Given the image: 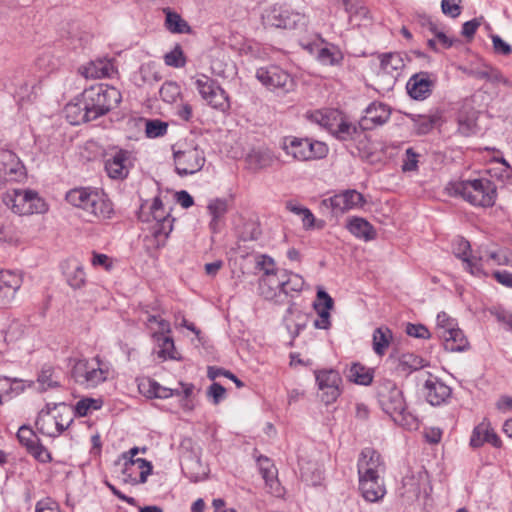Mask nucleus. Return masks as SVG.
I'll return each instance as SVG.
<instances>
[{
  "label": "nucleus",
  "mask_w": 512,
  "mask_h": 512,
  "mask_svg": "<svg viewBox=\"0 0 512 512\" xmlns=\"http://www.w3.org/2000/svg\"><path fill=\"white\" fill-rule=\"evenodd\" d=\"M453 254L462 261L463 268L476 277L486 276L483 269V256L473 254L469 241L463 237H456L452 243Z\"/></svg>",
  "instance_id": "nucleus-14"
},
{
  "label": "nucleus",
  "mask_w": 512,
  "mask_h": 512,
  "mask_svg": "<svg viewBox=\"0 0 512 512\" xmlns=\"http://www.w3.org/2000/svg\"><path fill=\"white\" fill-rule=\"evenodd\" d=\"M183 471L193 482H199L207 475L206 467L197 458L190 459L183 467Z\"/></svg>",
  "instance_id": "nucleus-50"
},
{
  "label": "nucleus",
  "mask_w": 512,
  "mask_h": 512,
  "mask_svg": "<svg viewBox=\"0 0 512 512\" xmlns=\"http://www.w3.org/2000/svg\"><path fill=\"white\" fill-rule=\"evenodd\" d=\"M208 211L211 215L212 219L210 222V229L213 232H217L219 230V221L223 218V216L228 211V204L225 199H214L210 201L208 204Z\"/></svg>",
  "instance_id": "nucleus-45"
},
{
  "label": "nucleus",
  "mask_w": 512,
  "mask_h": 512,
  "mask_svg": "<svg viewBox=\"0 0 512 512\" xmlns=\"http://www.w3.org/2000/svg\"><path fill=\"white\" fill-rule=\"evenodd\" d=\"M463 72L471 75L473 77H476L481 80H488V81H500L502 79V76L499 75L495 70H487V69H473L472 66H463Z\"/></svg>",
  "instance_id": "nucleus-61"
},
{
  "label": "nucleus",
  "mask_w": 512,
  "mask_h": 512,
  "mask_svg": "<svg viewBox=\"0 0 512 512\" xmlns=\"http://www.w3.org/2000/svg\"><path fill=\"white\" fill-rule=\"evenodd\" d=\"M378 401L382 410L396 424L407 429L417 428L418 420L407 411L403 393L394 382L386 380L381 383L378 388Z\"/></svg>",
  "instance_id": "nucleus-2"
},
{
  "label": "nucleus",
  "mask_w": 512,
  "mask_h": 512,
  "mask_svg": "<svg viewBox=\"0 0 512 512\" xmlns=\"http://www.w3.org/2000/svg\"><path fill=\"white\" fill-rule=\"evenodd\" d=\"M3 201L14 213L19 215H31L47 211L45 201L33 190L15 189L7 192Z\"/></svg>",
  "instance_id": "nucleus-10"
},
{
  "label": "nucleus",
  "mask_w": 512,
  "mask_h": 512,
  "mask_svg": "<svg viewBox=\"0 0 512 512\" xmlns=\"http://www.w3.org/2000/svg\"><path fill=\"white\" fill-rule=\"evenodd\" d=\"M391 115L390 108L382 102H373L366 109L360 120V126L365 130L386 123Z\"/></svg>",
  "instance_id": "nucleus-26"
},
{
  "label": "nucleus",
  "mask_w": 512,
  "mask_h": 512,
  "mask_svg": "<svg viewBox=\"0 0 512 512\" xmlns=\"http://www.w3.org/2000/svg\"><path fill=\"white\" fill-rule=\"evenodd\" d=\"M25 177V167L19 157L8 149H0V182L20 181Z\"/></svg>",
  "instance_id": "nucleus-17"
},
{
  "label": "nucleus",
  "mask_w": 512,
  "mask_h": 512,
  "mask_svg": "<svg viewBox=\"0 0 512 512\" xmlns=\"http://www.w3.org/2000/svg\"><path fill=\"white\" fill-rule=\"evenodd\" d=\"M347 229L352 235L365 241H370L376 236L372 225L361 217L351 218L347 223Z\"/></svg>",
  "instance_id": "nucleus-35"
},
{
  "label": "nucleus",
  "mask_w": 512,
  "mask_h": 512,
  "mask_svg": "<svg viewBox=\"0 0 512 512\" xmlns=\"http://www.w3.org/2000/svg\"><path fill=\"white\" fill-rule=\"evenodd\" d=\"M164 13L166 15L165 26L167 30L175 34H188L191 32V27L178 13L171 11L169 8H165Z\"/></svg>",
  "instance_id": "nucleus-42"
},
{
  "label": "nucleus",
  "mask_w": 512,
  "mask_h": 512,
  "mask_svg": "<svg viewBox=\"0 0 512 512\" xmlns=\"http://www.w3.org/2000/svg\"><path fill=\"white\" fill-rule=\"evenodd\" d=\"M484 443H490L495 447L500 446V439L497 434L487 424L481 423L473 430L470 438V445L474 448L482 446Z\"/></svg>",
  "instance_id": "nucleus-33"
},
{
  "label": "nucleus",
  "mask_w": 512,
  "mask_h": 512,
  "mask_svg": "<svg viewBox=\"0 0 512 512\" xmlns=\"http://www.w3.org/2000/svg\"><path fill=\"white\" fill-rule=\"evenodd\" d=\"M423 484L424 482L420 478L406 476L403 478L400 494L408 502H413L420 497Z\"/></svg>",
  "instance_id": "nucleus-39"
},
{
  "label": "nucleus",
  "mask_w": 512,
  "mask_h": 512,
  "mask_svg": "<svg viewBox=\"0 0 512 512\" xmlns=\"http://www.w3.org/2000/svg\"><path fill=\"white\" fill-rule=\"evenodd\" d=\"M160 97L167 103H173L180 95V87L173 82H167L160 88Z\"/></svg>",
  "instance_id": "nucleus-64"
},
{
  "label": "nucleus",
  "mask_w": 512,
  "mask_h": 512,
  "mask_svg": "<svg viewBox=\"0 0 512 512\" xmlns=\"http://www.w3.org/2000/svg\"><path fill=\"white\" fill-rule=\"evenodd\" d=\"M281 148L286 155L291 156L296 161L322 159L328 154V147L325 143L295 136L284 137Z\"/></svg>",
  "instance_id": "nucleus-8"
},
{
  "label": "nucleus",
  "mask_w": 512,
  "mask_h": 512,
  "mask_svg": "<svg viewBox=\"0 0 512 512\" xmlns=\"http://www.w3.org/2000/svg\"><path fill=\"white\" fill-rule=\"evenodd\" d=\"M23 389L24 387L21 380L0 376V404L13 396L20 394Z\"/></svg>",
  "instance_id": "nucleus-44"
},
{
  "label": "nucleus",
  "mask_w": 512,
  "mask_h": 512,
  "mask_svg": "<svg viewBox=\"0 0 512 512\" xmlns=\"http://www.w3.org/2000/svg\"><path fill=\"white\" fill-rule=\"evenodd\" d=\"M411 119L415 131L420 135L429 133L436 122V117L432 115H412Z\"/></svg>",
  "instance_id": "nucleus-55"
},
{
  "label": "nucleus",
  "mask_w": 512,
  "mask_h": 512,
  "mask_svg": "<svg viewBox=\"0 0 512 512\" xmlns=\"http://www.w3.org/2000/svg\"><path fill=\"white\" fill-rule=\"evenodd\" d=\"M446 351L463 352L469 348V342L460 328L451 331V335L442 339Z\"/></svg>",
  "instance_id": "nucleus-38"
},
{
  "label": "nucleus",
  "mask_w": 512,
  "mask_h": 512,
  "mask_svg": "<svg viewBox=\"0 0 512 512\" xmlns=\"http://www.w3.org/2000/svg\"><path fill=\"white\" fill-rule=\"evenodd\" d=\"M450 195L461 196L475 206L489 207L496 199L495 185L488 179H473L450 183L447 187Z\"/></svg>",
  "instance_id": "nucleus-4"
},
{
  "label": "nucleus",
  "mask_w": 512,
  "mask_h": 512,
  "mask_svg": "<svg viewBox=\"0 0 512 512\" xmlns=\"http://www.w3.org/2000/svg\"><path fill=\"white\" fill-rule=\"evenodd\" d=\"M0 242L10 245H16L20 242V234L12 224H0Z\"/></svg>",
  "instance_id": "nucleus-59"
},
{
  "label": "nucleus",
  "mask_w": 512,
  "mask_h": 512,
  "mask_svg": "<svg viewBox=\"0 0 512 512\" xmlns=\"http://www.w3.org/2000/svg\"><path fill=\"white\" fill-rule=\"evenodd\" d=\"M303 49L315 55V59L323 64H338L343 60V54L337 46L324 43L322 40L303 44Z\"/></svg>",
  "instance_id": "nucleus-23"
},
{
  "label": "nucleus",
  "mask_w": 512,
  "mask_h": 512,
  "mask_svg": "<svg viewBox=\"0 0 512 512\" xmlns=\"http://www.w3.org/2000/svg\"><path fill=\"white\" fill-rule=\"evenodd\" d=\"M103 405L101 399L83 398L75 405V413L80 417H85L93 411L99 410Z\"/></svg>",
  "instance_id": "nucleus-56"
},
{
  "label": "nucleus",
  "mask_w": 512,
  "mask_h": 512,
  "mask_svg": "<svg viewBox=\"0 0 512 512\" xmlns=\"http://www.w3.org/2000/svg\"><path fill=\"white\" fill-rule=\"evenodd\" d=\"M152 469L151 462L142 458L126 461L122 471L123 480L131 485L144 484Z\"/></svg>",
  "instance_id": "nucleus-22"
},
{
  "label": "nucleus",
  "mask_w": 512,
  "mask_h": 512,
  "mask_svg": "<svg viewBox=\"0 0 512 512\" xmlns=\"http://www.w3.org/2000/svg\"><path fill=\"white\" fill-rule=\"evenodd\" d=\"M83 99L90 119L95 120L116 107L121 101V94L116 88L101 84L85 89Z\"/></svg>",
  "instance_id": "nucleus-7"
},
{
  "label": "nucleus",
  "mask_w": 512,
  "mask_h": 512,
  "mask_svg": "<svg viewBox=\"0 0 512 512\" xmlns=\"http://www.w3.org/2000/svg\"><path fill=\"white\" fill-rule=\"evenodd\" d=\"M422 391L426 401L432 406H440L447 403L452 395L451 387L430 373H428Z\"/></svg>",
  "instance_id": "nucleus-18"
},
{
  "label": "nucleus",
  "mask_w": 512,
  "mask_h": 512,
  "mask_svg": "<svg viewBox=\"0 0 512 512\" xmlns=\"http://www.w3.org/2000/svg\"><path fill=\"white\" fill-rule=\"evenodd\" d=\"M365 203L364 197L356 190H346L332 197L323 199L321 207L334 215L343 214L349 210L360 208Z\"/></svg>",
  "instance_id": "nucleus-15"
},
{
  "label": "nucleus",
  "mask_w": 512,
  "mask_h": 512,
  "mask_svg": "<svg viewBox=\"0 0 512 512\" xmlns=\"http://www.w3.org/2000/svg\"><path fill=\"white\" fill-rule=\"evenodd\" d=\"M65 113L67 119L73 125L92 121V119H90V114L86 109V103L84 99L82 102L67 104L65 107Z\"/></svg>",
  "instance_id": "nucleus-41"
},
{
  "label": "nucleus",
  "mask_w": 512,
  "mask_h": 512,
  "mask_svg": "<svg viewBox=\"0 0 512 512\" xmlns=\"http://www.w3.org/2000/svg\"><path fill=\"white\" fill-rule=\"evenodd\" d=\"M72 421L65 405H55L53 408L48 405L46 409L39 412L36 427L43 435L57 437L70 426Z\"/></svg>",
  "instance_id": "nucleus-9"
},
{
  "label": "nucleus",
  "mask_w": 512,
  "mask_h": 512,
  "mask_svg": "<svg viewBox=\"0 0 512 512\" xmlns=\"http://www.w3.org/2000/svg\"><path fill=\"white\" fill-rule=\"evenodd\" d=\"M139 389L142 393H144L149 398H169L173 395H180L178 389L172 390L170 388H166L161 386L159 383L153 380H146L139 384Z\"/></svg>",
  "instance_id": "nucleus-37"
},
{
  "label": "nucleus",
  "mask_w": 512,
  "mask_h": 512,
  "mask_svg": "<svg viewBox=\"0 0 512 512\" xmlns=\"http://www.w3.org/2000/svg\"><path fill=\"white\" fill-rule=\"evenodd\" d=\"M316 381L324 403L330 404L336 401L340 395L339 385L341 377L334 370H324L316 373Z\"/></svg>",
  "instance_id": "nucleus-19"
},
{
  "label": "nucleus",
  "mask_w": 512,
  "mask_h": 512,
  "mask_svg": "<svg viewBox=\"0 0 512 512\" xmlns=\"http://www.w3.org/2000/svg\"><path fill=\"white\" fill-rule=\"evenodd\" d=\"M482 94H474L470 99H466L462 109L458 114V132L463 136H469L476 131L477 110L473 107Z\"/></svg>",
  "instance_id": "nucleus-24"
},
{
  "label": "nucleus",
  "mask_w": 512,
  "mask_h": 512,
  "mask_svg": "<svg viewBox=\"0 0 512 512\" xmlns=\"http://www.w3.org/2000/svg\"><path fill=\"white\" fill-rule=\"evenodd\" d=\"M65 274L67 282L72 288H81L85 284L86 274L79 261L75 259L68 261Z\"/></svg>",
  "instance_id": "nucleus-40"
},
{
  "label": "nucleus",
  "mask_w": 512,
  "mask_h": 512,
  "mask_svg": "<svg viewBox=\"0 0 512 512\" xmlns=\"http://www.w3.org/2000/svg\"><path fill=\"white\" fill-rule=\"evenodd\" d=\"M426 366H428V362L423 358L413 353H404L398 359L397 369L404 374H410Z\"/></svg>",
  "instance_id": "nucleus-43"
},
{
  "label": "nucleus",
  "mask_w": 512,
  "mask_h": 512,
  "mask_svg": "<svg viewBox=\"0 0 512 512\" xmlns=\"http://www.w3.org/2000/svg\"><path fill=\"white\" fill-rule=\"evenodd\" d=\"M359 489L364 499L369 502H378L386 494V489L380 476L359 477Z\"/></svg>",
  "instance_id": "nucleus-29"
},
{
  "label": "nucleus",
  "mask_w": 512,
  "mask_h": 512,
  "mask_svg": "<svg viewBox=\"0 0 512 512\" xmlns=\"http://www.w3.org/2000/svg\"><path fill=\"white\" fill-rule=\"evenodd\" d=\"M478 255L483 256V262L493 261L498 265H510L512 266V253L507 249H499L497 251H488L487 249L480 248L477 251Z\"/></svg>",
  "instance_id": "nucleus-47"
},
{
  "label": "nucleus",
  "mask_w": 512,
  "mask_h": 512,
  "mask_svg": "<svg viewBox=\"0 0 512 512\" xmlns=\"http://www.w3.org/2000/svg\"><path fill=\"white\" fill-rule=\"evenodd\" d=\"M135 160L133 151L113 146L104 154V168L109 178L124 180L128 177Z\"/></svg>",
  "instance_id": "nucleus-11"
},
{
  "label": "nucleus",
  "mask_w": 512,
  "mask_h": 512,
  "mask_svg": "<svg viewBox=\"0 0 512 512\" xmlns=\"http://www.w3.org/2000/svg\"><path fill=\"white\" fill-rule=\"evenodd\" d=\"M259 293L265 300L282 303L285 296L281 274L274 277H260Z\"/></svg>",
  "instance_id": "nucleus-27"
},
{
  "label": "nucleus",
  "mask_w": 512,
  "mask_h": 512,
  "mask_svg": "<svg viewBox=\"0 0 512 512\" xmlns=\"http://www.w3.org/2000/svg\"><path fill=\"white\" fill-rule=\"evenodd\" d=\"M258 465L260 473L269 488V492L275 495H280V483L277 479V469L271 460L267 457H259Z\"/></svg>",
  "instance_id": "nucleus-32"
},
{
  "label": "nucleus",
  "mask_w": 512,
  "mask_h": 512,
  "mask_svg": "<svg viewBox=\"0 0 512 512\" xmlns=\"http://www.w3.org/2000/svg\"><path fill=\"white\" fill-rule=\"evenodd\" d=\"M435 79L428 73L413 75L407 83V89L414 99H424L434 85Z\"/></svg>",
  "instance_id": "nucleus-30"
},
{
  "label": "nucleus",
  "mask_w": 512,
  "mask_h": 512,
  "mask_svg": "<svg viewBox=\"0 0 512 512\" xmlns=\"http://www.w3.org/2000/svg\"><path fill=\"white\" fill-rule=\"evenodd\" d=\"M176 173L180 176L199 172L206 161L202 141L190 135L172 145Z\"/></svg>",
  "instance_id": "nucleus-3"
},
{
  "label": "nucleus",
  "mask_w": 512,
  "mask_h": 512,
  "mask_svg": "<svg viewBox=\"0 0 512 512\" xmlns=\"http://www.w3.org/2000/svg\"><path fill=\"white\" fill-rule=\"evenodd\" d=\"M434 37L428 39V45L434 49L438 50L440 48L447 49L452 46L453 39L450 38L444 31L438 29L436 27V31H432Z\"/></svg>",
  "instance_id": "nucleus-60"
},
{
  "label": "nucleus",
  "mask_w": 512,
  "mask_h": 512,
  "mask_svg": "<svg viewBox=\"0 0 512 512\" xmlns=\"http://www.w3.org/2000/svg\"><path fill=\"white\" fill-rule=\"evenodd\" d=\"M357 467L359 477H378L385 470L381 455L371 447H366L361 451Z\"/></svg>",
  "instance_id": "nucleus-21"
},
{
  "label": "nucleus",
  "mask_w": 512,
  "mask_h": 512,
  "mask_svg": "<svg viewBox=\"0 0 512 512\" xmlns=\"http://www.w3.org/2000/svg\"><path fill=\"white\" fill-rule=\"evenodd\" d=\"M301 477L312 485H317L322 479V470L316 463H306L301 467Z\"/></svg>",
  "instance_id": "nucleus-57"
},
{
  "label": "nucleus",
  "mask_w": 512,
  "mask_h": 512,
  "mask_svg": "<svg viewBox=\"0 0 512 512\" xmlns=\"http://www.w3.org/2000/svg\"><path fill=\"white\" fill-rule=\"evenodd\" d=\"M138 218L142 222L150 223L152 235L157 240V245H163L171 231L173 230V219L164 209L162 201L155 197L148 204H142Z\"/></svg>",
  "instance_id": "nucleus-6"
},
{
  "label": "nucleus",
  "mask_w": 512,
  "mask_h": 512,
  "mask_svg": "<svg viewBox=\"0 0 512 512\" xmlns=\"http://www.w3.org/2000/svg\"><path fill=\"white\" fill-rule=\"evenodd\" d=\"M115 66H81L79 73L86 79H101L115 72Z\"/></svg>",
  "instance_id": "nucleus-51"
},
{
  "label": "nucleus",
  "mask_w": 512,
  "mask_h": 512,
  "mask_svg": "<svg viewBox=\"0 0 512 512\" xmlns=\"http://www.w3.org/2000/svg\"><path fill=\"white\" fill-rule=\"evenodd\" d=\"M38 383L42 390L58 387L60 385L59 377L51 366L42 367L38 375Z\"/></svg>",
  "instance_id": "nucleus-52"
},
{
  "label": "nucleus",
  "mask_w": 512,
  "mask_h": 512,
  "mask_svg": "<svg viewBox=\"0 0 512 512\" xmlns=\"http://www.w3.org/2000/svg\"><path fill=\"white\" fill-rule=\"evenodd\" d=\"M333 308V299L324 290L317 291V301L314 303V309L318 318L314 321L317 329H329L331 326L330 310Z\"/></svg>",
  "instance_id": "nucleus-28"
},
{
  "label": "nucleus",
  "mask_w": 512,
  "mask_h": 512,
  "mask_svg": "<svg viewBox=\"0 0 512 512\" xmlns=\"http://www.w3.org/2000/svg\"><path fill=\"white\" fill-rule=\"evenodd\" d=\"M256 266L263 271L261 277H274L280 275V272L276 268L274 259L266 254H262L257 257Z\"/></svg>",
  "instance_id": "nucleus-58"
},
{
  "label": "nucleus",
  "mask_w": 512,
  "mask_h": 512,
  "mask_svg": "<svg viewBox=\"0 0 512 512\" xmlns=\"http://www.w3.org/2000/svg\"><path fill=\"white\" fill-rule=\"evenodd\" d=\"M155 340L159 347V357L163 359H177V352L175 350L174 341L171 337L166 336V334H164L160 337H156Z\"/></svg>",
  "instance_id": "nucleus-53"
},
{
  "label": "nucleus",
  "mask_w": 512,
  "mask_h": 512,
  "mask_svg": "<svg viewBox=\"0 0 512 512\" xmlns=\"http://www.w3.org/2000/svg\"><path fill=\"white\" fill-rule=\"evenodd\" d=\"M66 200L72 206L81 209L89 217L90 222L111 219L114 215L112 202L103 191L96 188L72 189L67 192Z\"/></svg>",
  "instance_id": "nucleus-1"
},
{
  "label": "nucleus",
  "mask_w": 512,
  "mask_h": 512,
  "mask_svg": "<svg viewBox=\"0 0 512 512\" xmlns=\"http://www.w3.org/2000/svg\"><path fill=\"white\" fill-rule=\"evenodd\" d=\"M257 79L267 88H288L292 84L290 75L281 66H261L256 71Z\"/></svg>",
  "instance_id": "nucleus-20"
},
{
  "label": "nucleus",
  "mask_w": 512,
  "mask_h": 512,
  "mask_svg": "<svg viewBox=\"0 0 512 512\" xmlns=\"http://www.w3.org/2000/svg\"><path fill=\"white\" fill-rule=\"evenodd\" d=\"M70 374L77 384L90 389L104 383L109 377L110 369L98 357L82 358L71 360Z\"/></svg>",
  "instance_id": "nucleus-5"
},
{
  "label": "nucleus",
  "mask_w": 512,
  "mask_h": 512,
  "mask_svg": "<svg viewBox=\"0 0 512 512\" xmlns=\"http://www.w3.org/2000/svg\"><path fill=\"white\" fill-rule=\"evenodd\" d=\"M282 285L284 296L286 297L290 292H301L304 287V279L299 274L283 270L281 271Z\"/></svg>",
  "instance_id": "nucleus-46"
},
{
  "label": "nucleus",
  "mask_w": 512,
  "mask_h": 512,
  "mask_svg": "<svg viewBox=\"0 0 512 512\" xmlns=\"http://www.w3.org/2000/svg\"><path fill=\"white\" fill-rule=\"evenodd\" d=\"M195 85L202 99L212 108L222 112L230 108L226 92L208 76L201 75L198 77L195 80Z\"/></svg>",
  "instance_id": "nucleus-13"
},
{
  "label": "nucleus",
  "mask_w": 512,
  "mask_h": 512,
  "mask_svg": "<svg viewBox=\"0 0 512 512\" xmlns=\"http://www.w3.org/2000/svg\"><path fill=\"white\" fill-rule=\"evenodd\" d=\"M21 276L10 270H0V306L9 305L21 287Z\"/></svg>",
  "instance_id": "nucleus-25"
},
{
  "label": "nucleus",
  "mask_w": 512,
  "mask_h": 512,
  "mask_svg": "<svg viewBox=\"0 0 512 512\" xmlns=\"http://www.w3.org/2000/svg\"><path fill=\"white\" fill-rule=\"evenodd\" d=\"M305 18L297 12H290L283 6H273L263 15L266 26L275 28L292 29L299 23H304Z\"/></svg>",
  "instance_id": "nucleus-16"
},
{
  "label": "nucleus",
  "mask_w": 512,
  "mask_h": 512,
  "mask_svg": "<svg viewBox=\"0 0 512 512\" xmlns=\"http://www.w3.org/2000/svg\"><path fill=\"white\" fill-rule=\"evenodd\" d=\"M67 45H69L72 49L77 50L78 48H82L86 46L91 40V35L87 32L83 31H73L69 33L67 37Z\"/></svg>",
  "instance_id": "nucleus-63"
},
{
  "label": "nucleus",
  "mask_w": 512,
  "mask_h": 512,
  "mask_svg": "<svg viewBox=\"0 0 512 512\" xmlns=\"http://www.w3.org/2000/svg\"><path fill=\"white\" fill-rule=\"evenodd\" d=\"M229 46L239 55L250 56V60L279 61L282 52L270 45H261L236 34L229 38Z\"/></svg>",
  "instance_id": "nucleus-12"
},
{
  "label": "nucleus",
  "mask_w": 512,
  "mask_h": 512,
  "mask_svg": "<svg viewBox=\"0 0 512 512\" xmlns=\"http://www.w3.org/2000/svg\"><path fill=\"white\" fill-rule=\"evenodd\" d=\"M168 124L161 120H148L145 125V133L149 138H158L167 133Z\"/></svg>",
  "instance_id": "nucleus-62"
},
{
  "label": "nucleus",
  "mask_w": 512,
  "mask_h": 512,
  "mask_svg": "<svg viewBox=\"0 0 512 512\" xmlns=\"http://www.w3.org/2000/svg\"><path fill=\"white\" fill-rule=\"evenodd\" d=\"M246 162L250 169L258 171L270 167L274 162V157L269 149H253L247 154Z\"/></svg>",
  "instance_id": "nucleus-34"
},
{
  "label": "nucleus",
  "mask_w": 512,
  "mask_h": 512,
  "mask_svg": "<svg viewBox=\"0 0 512 512\" xmlns=\"http://www.w3.org/2000/svg\"><path fill=\"white\" fill-rule=\"evenodd\" d=\"M392 340L393 333L388 327L381 326L376 328L372 335V347L375 354L382 357L389 348Z\"/></svg>",
  "instance_id": "nucleus-36"
},
{
  "label": "nucleus",
  "mask_w": 512,
  "mask_h": 512,
  "mask_svg": "<svg viewBox=\"0 0 512 512\" xmlns=\"http://www.w3.org/2000/svg\"><path fill=\"white\" fill-rule=\"evenodd\" d=\"M330 130L331 133L341 141L361 143L362 139L366 138V134L364 133L365 129L360 126V123L356 125L351 122L341 120L334 129L331 127Z\"/></svg>",
  "instance_id": "nucleus-31"
},
{
  "label": "nucleus",
  "mask_w": 512,
  "mask_h": 512,
  "mask_svg": "<svg viewBox=\"0 0 512 512\" xmlns=\"http://www.w3.org/2000/svg\"><path fill=\"white\" fill-rule=\"evenodd\" d=\"M349 378L351 381L360 385H369L373 376L370 370L360 364H354L349 370Z\"/></svg>",
  "instance_id": "nucleus-54"
},
{
  "label": "nucleus",
  "mask_w": 512,
  "mask_h": 512,
  "mask_svg": "<svg viewBox=\"0 0 512 512\" xmlns=\"http://www.w3.org/2000/svg\"><path fill=\"white\" fill-rule=\"evenodd\" d=\"M146 326L152 331L154 338L168 334L171 331L170 323L161 318L159 314H148L146 318Z\"/></svg>",
  "instance_id": "nucleus-48"
},
{
  "label": "nucleus",
  "mask_w": 512,
  "mask_h": 512,
  "mask_svg": "<svg viewBox=\"0 0 512 512\" xmlns=\"http://www.w3.org/2000/svg\"><path fill=\"white\" fill-rule=\"evenodd\" d=\"M458 327L457 321L445 312H440L436 318V333L442 340L451 335V331Z\"/></svg>",
  "instance_id": "nucleus-49"
}]
</instances>
